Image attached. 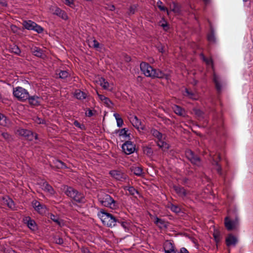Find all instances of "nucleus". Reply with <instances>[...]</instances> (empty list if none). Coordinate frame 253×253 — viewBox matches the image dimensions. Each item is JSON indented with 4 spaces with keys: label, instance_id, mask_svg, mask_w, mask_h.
<instances>
[{
    "label": "nucleus",
    "instance_id": "obj_1",
    "mask_svg": "<svg viewBox=\"0 0 253 253\" xmlns=\"http://www.w3.org/2000/svg\"><path fill=\"white\" fill-rule=\"evenodd\" d=\"M100 213L102 214L100 219L104 225L108 227H112L116 225V222H119L118 218L113 214L107 212L105 210L102 209Z\"/></svg>",
    "mask_w": 253,
    "mask_h": 253
},
{
    "label": "nucleus",
    "instance_id": "obj_2",
    "mask_svg": "<svg viewBox=\"0 0 253 253\" xmlns=\"http://www.w3.org/2000/svg\"><path fill=\"white\" fill-rule=\"evenodd\" d=\"M98 200L103 206L106 207L115 209L118 206L117 201L107 194L100 195L98 197Z\"/></svg>",
    "mask_w": 253,
    "mask_h": 253
},
{
    "label": "nucleus",
    "instance_id": "obj_3",
    "mask_svg": "<svg viewBox=\"0 0 253 253\" xmlns=\"http://www.w3.org/2000/svg\"><path fill=\"white\" fill-rule=\"evenodd\" d=\"M14 96L20 101H25L29 97L28 92L22 87H17L13 88Z\"/></svg>",
    "mask_w": 253,
    "mask_h": 253
},
{
    "label": "nucleus",
    "instance_id": "obj_4",
    "mask_svg": "<svg viewBox=\"0 0 253 253\" xmlns=\"http://www.w3.org/2000/svg\"><path fill=\"white\" fill-rule=\"evenodd\" d=\"M17 133L29 141H32L34 138L38 139V134L28 129L20 128L17 130Z\"/></svg>",
    "mask_w": 253,
    "mask_h": 253
},
{
    "label": "nucleus",
    "instance_id": "obj_5",
    "mask_svg": "<svg viewBox=\"0 0 253 253\" xmlns=\"http://www.w3.org/2000/svg\"><path fill=\"white\" fill-rule=\"evenodd\" d=\"M186 157L191 162L193 165L199 166L201 164V158L191 150L188 149L185 151Z\"/></svg>",
    "mask_w": 253,
    "mask_h": 253
},
{
    "label": "nucleus",
    "instance_id": "obj_6",
    "mask_svg": "<svg viewBox=\"0 0 253 253\" xmlns=\"http://www.w3.org/2000/svg\"><path fill=\"white\" fill-rule=\"evenodd\" d=\"M122 149L126 155L133 153L135 150V146L130 140L126 141L122 145Z\"/></svg>",
    "mask_w": 253,
    "mask_h": 253
},
{
    "label": "nucleus",
    "instance_id": "obj_7",
    "mask_svg": "<svg viewBox=\"0 0 253 253\" xmlns=\"http://www.w3.org/2000/svg\"><path fill=\"white\" fill-rule=\"evenodd\" d=\"M109 173L117 180L123 181L127 178V175L120 170H112L110 171Z\"/></svg>",
    "mask_w": 253,
    "mask_h": 253
},
{
    "label": "nucleus",
    "instance_id": "obj_8",
    "mask_svg": "<svg viewBox=\"0 0 253 253\" xmlns=\"http://www.w3.org/2000/svg\"><path fill=\"white\" fill-rule=\"evenodd\" d=\"M140 69L146 77H151L153 67L148 63L142 62L140 65Z\"/></svg>",
    "mask_w": 253,
    "mask_h": 253
},
{
    "label": "nucleus",
    "instance_id": "obj_9",
    "mask_svg": "<svg viewBox=\"0 0 253 253\" xmlns=\"http://www.w3.org/2000/svg\"><path fill=\"white\" fill-rule=\"evenodd\" d=\"M150 77L153 79L157 78L160 79L165 78L166 79H168L169 76L167 74H165L163 71H162L160 69H155L153 67L152 74Z\"/></svg>",
    "mask_w": 253,
    "mask_h": 253
},
{
    "label": "nucleus",
    "instance_id": "obj_10",
    "mask_svg": "<svg viewBox=\"0 0 253 253\" xmlns=\"http://www.w3.org/2000/svg\"><path fill=\"white\" fill-rule=\"evenodd\" d=\"M237 242V238L231 233L229 234L225 239V244L228 247L235 246Z\"/></svg>",
    "mask_w": 253,
    "mask_h": 253
},
{
    "label": "nucleus",
    "instance_id": "obj_11",
    "mask_svg": "<svg viewBox=\"0 0 253 253\" xmlns=\"http://www.w3.org/2000/svg\"><path fill=\"white\" fill-rule=\"evenodd\" d=\"M30 50L31 52L33 55L38 57L44 59V57L46 56L43 52V50L39 47H32L31 48Z\"/></svg>",
    "mask_w": 253,
    "mask_h": 253
},
{
    "label": "nucleus",
    "instance_id": "obj_12",
    "mask_svg": "<svg viewBox=\"0 0 253 253\" xmlns=\"http://www.w3.org/2000/svg\"><path fill=\"white\" fill-rule=\"evenodd\" d=\"M28 99L29 103L31 106H38L41 105V98L36 96H30L27 99Z\"/></svg>",
    "mask_w": 253,
    "mask_h": 253
},
{
    "label": "nucleus",
    "instance_id": "obj_13",
    "mask_svg": "<svg viewBox=\"0 0 253 253\" xmlns=\"http://www.w3.org/2000/svg\"><path fill=\"white\" fill-rule=\"evenodd\" d=\"M173 188L175 192L180 197H184L187 195L186 190L180 185H174Z\"/></svg>",
    "mask_w": 253,
    "mask_h": 253
},
{
    "label": "nucleus",
    "instance_id": "obj_14",
    "mask_svg": "<svg viewBox=\"0 0 253 253\" xmlns=\"http://www.w3.org/2000/svg\"><path fill=\"white\" fill-rule=\"evenodd\" d=\"M224 224H225V227L228 231H231V230H233L235 227L234 222L233 221L229 220V219L228 217H226L225 218Z\"/></svg>",
    "mask_w": 253,
    "mask_h": 253
},
{
    "label": "nucleus",
    "instance_id": "obj_15",
    "mask_svg": "<svg viewBox=\"0 0 253 253\" xmlns=\"http://www.w3.org/2000/svg\"><path fill=\"white\" fill-rule=\"evenodd\" d=\"M65 193L68 197L73 199V198H75V195L77 194V190L71 187L67 186Z\"/></svg>",
    "mask_w": 253,
    "mask_h": 253
},
{
    "label": "nucleus",
    "instance_id": "obj_16",
    "mask_svg": "<svg viewBox=\"0 0 253 253\" xmlns=\"http://www.w3.org/2000/svg\"><path fill=\"white\" fill-rule=\"evenodd\" d=\"M185 96H188L189 98L193 100H198L199 96L197 94L194 93L193 91L189 90L188 88H186L185 89Z\"/></svg>",
    "mask_w": 253,
    "mask_h": 253
},
{
    "label": "nucleus",
    "instance_id": "obj_17",
    "mask_svg": "<svg viewBox=\"0 0 253 253\" xmlns=\"http://www.w3.org/2000/svg\"><path fill=\"white\" fill-rule=\"evenodd\" d=\"M171 10L174 13H179L181 11V5L178 2L175 1H172L171 4H170Z\"/></svg>",
    "mask_w": 253,
    "mask_h": 253
},
{
    "label": "nucleus",
    "instance_id": "obj_18",
    "mask_svg": "<svg viewBox=\"0 0 253 253\" xmlns=\"http://www.w3.org/2000/svg\"><path fill=\"white\" fill-rule=\"evenodd\" d=\"M54 14H55L63 19H67L68 16L65 11L62 10L60 8L56 7L55 11L53 12Z\"/></svg>",
    "mask_w": 253,
    "mask_h": 253
},
{
    "label": "nucleus",
    "instance_id": "obj_19",
    "mask_svg": "<svg viewBox=\"0 0 253 253\" xmlns=\"http://www.w3.org/2000/svg\"><path fill=\"white\" fill-rule=\"evenodd\" d=\"M130 169L131 171L137 176H141L143 174V169L141 167H132Z\"/></svg>",
    "mask_w": 253,
    "mask_h": 253
},
{
    "label": "nucleus",
    "instance_id": "obj_20",
    "mask_svg": "<svg viewBox=\"0 0 253 253\" xmlns=\"http://www.w3.org/2000/svg\"><path fill=\"white\" fill-rule=\"evenodd\" d=\"M96 93L99 98V99L102 101H103V102L106 105L107 107H110V104H113V103L111 101V100L107 97L104 96L103 95H101L99 94L97 91H96Z\"/></svg>",
    "mask_w": 253,
    "mask_h": 253
},
{
    "label": "nucleus",
    "instance_id": "obj_21",
    "mask_svg": "<svg viewBox=\"0 0 253 253\" xmlns=\"http://www.w3.org/2000/svg\"><path fill=\"white\" fill-rule=\"evenodd\" d=\"M23 25L25 29L29 30H33L35 22H33L31 20L24 21Z\"/></svg>",
    "mask_w": 253,
    "mask_h": 253
},
{
    "label": "nucleus",
    "instance_id": "obj_22",
    "mask_svg": "<svg viewBox=\"0 0 253 253\" xmlns=\"http://www.w3.org/2000/svg\"><path fill=\"white\" fill-rule=\"evenodd\" d=\"M173 109L176 114L180 116H184L185 114V110L179 106L175 105Z\"/></svg>",
    "mask_w": 253,
    "mask_h": 253
},
{
    "label": "nucleus",
    "instance_id": "obj_23",
    "mask_svg": "<svg viewBox=\"0 0 253 253\" xmlns=\"http://www.w3.org/2000/svg\"><path fill=\"white\" fill-rule=\"evenodd\" d=\"M154 223L157 224L160 228H162L163 227H167V226L165 224V221L158 217H156Z\"/></svg>",
    "mask_w": 253,
    "mask_h": 253
},
{
    "label": "nucleus",
    "instance_id": "obj_24",
    "mask_svg": "<svg viewBox=\"0 0 253 253\" xmlns=\"http://www.w3.org/2000/svg\"><path fill=\"white\" fill-rule=\"evenodd\" d=\"M212 235L213 236L214 239L216 243H218L220 242L221 241V235L220 231L217 230H214V232L212 234Z\"/></svg>",
    "mask_w": 253,
    "mask_h": 253
},
{
    "label": "nucleus",
    "instance_id": "obj_25",
    "mask_svg": "<svg viewBox=\"0 0 253 253\" xmlns=\"http://www.w3.org/2000/svg\"><path fill=\"white\" fill-rule=\"evenodd\" d=\"M84 197L83 196V194H82L81 193H79L77 191V194L75 195V198H73V200L78 203H83L84 200Z\"/></svg>",
    "mask_w": 253,
    "mask_h": 253
},
{
    "label": "nucleus",
    "instance_id": "obj_26",
    "mask_svg": "<svg viewBox=\"0 0 253 253\" xmlns=\"http://www.w3.org/2000/svg\"><path fill=\"white\" fill-rule=\"evenodd\" d=\"M131 123L133 126L138 129L140 128L142 130H144L145 128L144 126H141V122L139 120L137 121H134V120H132Z\"/></svg>",
    "mask_w": 253,
    "mask_h": 253
},
{
    "label": "nucleus",
    "instance_id": "obj_27",
    "mask_svg": "<svg viewBox=\"0 0 253 253\" xmlns=\"http://www.w3.org/2000/svg\"><path fill=\"white\" fill-rule=\"evenodd\" d=\"M167 242L168 243L167 245L166 246H168L169 250H166L165 249V253H176V252L175 251L174 249V246L169 241H167Z\"/></svg>",
    "mask_w": 253,
    "mask_h": 253
},
{
    "label": "nucleus",
    "instance_id": "obj_28",
    "mask_svg": "<svg viewBox=\"0 0 253 253\" xmlns=\"http://www.w3.org/2000/svg\"><path fill=\"white\" fill-rule=\"evenodd\" d=\"M207 40L210 42H214L215 41L214 36V30L211 27L210 28V32L207 35Z\"/></svg>",
    "mask_w": 253,
    "mask_h": 253
},
{
    "label": "nucleus",
    "instance_id": "obj_29",
    "mask_svg": "<svg viewBox=\"0 0 253 253\" xmlns=\"http://www.w3.org/2000/svg\"><path fill=\"white\" fill-rule=\"evenodd\" d=\"M75 95L77 99L80 100L85 99L86 97V94L80 90H76Z\"/></svg>",
    "mask_w": 253,
    "mask_h": 253
},
{
    "label": "nucleus",
    "instance_id": "obj_30",
    "mask_svg": "<svg viewBox=\"0 0 253 253\" xmlns=\"http://www.w3.org/2000/svg\"><path fill=\"white\" fill-rule=\"evenodd\" d=\"M151 133L153 135V136L157 138L159 140L162 139V134L157 129L154 128L152 129L151 130Z\"/></svg>",
    "mask_w": 253,
    "mask_h": 253
},
{
    "label": "nucleus",
    "instance_id": "obj_31",
    "mask_svg": "<svg viewBox=\"0 0 253 253\" xmlns=\"http://www.w3.org/2000/svg\"><path fill=\"white\" fill-rule=\"evenodd\" d=\"M192 110L197 117H198L199 118H204V113L203 111H202L200 109L194 108Z\"/></svg>",
    "mask_w": 253,
    "mask_h": 253
},
{
    "label": "nucleus",
    "instance_id": "obj_32",
    "mask_svg": "<svg viewBox=\"0 0 253 253\" xmlns=\"http://www.w3.org/2000/svg\"><path fill=\"white\" fill-rule=\"evenodd\" d=\"M114 116L116 119L118 126L120 127H121L124 124V121L123 119L120 117V115L118 113H115L114 114Z\"/></svg>",
    "mask_w": 253,
    "mask_h": 253
},
{
    "label": "nucleus",
    "instance_id": "obj_33",
    "mask_svg": "<svg viewBox=\"0 0 253 253\" xmlns=\"http://www.w3.org/2000/svg\"><path fill=\"white\" fill-rule=\"evenodd\" d=\"M124 189L125 190H128L131 195L134 196L135 193L139 194L138 190L135 189L133 186H126Z\"/></svg>",
    "mask_w": 253,
    "mask_h": 253
},
{
    "label": "nucleus",
    "instance_id": "obj_34",
    "mask_svg": "<svg viewBox=\"0 0 253 253\" xmlns=\"http://www.w3.org/2000/svg\"><path fill=\"white\" fill-rule=\"evenodd\" d=\"M157 6L161 11H167V14H169V12L168 10V8L166 7L163 5V2L161 0H159L157 1Z\"/></svg>",
    "mask_w": 253,
    "mask_h": 253
},
{
    "label": "nucleus",
    "instance_id": "obj_35",
    "mask_svg": "<svg viewBox=\"0 0 253 253\" xmlns=\"http://www.w3.org/2000/svg\"><path fill=\"white\" fill-rule=\"evenodd\" d=\"M42 186L44 190L47 191V192L53 193L54 192V189L52 187L49 185L47 182H45L43 183Z\"/></svg>",
    "mask_w": 253,
    "mask_h": 253
},
{
    "label": "nucleus",
    "instance_id": "obj_36",
    "mask_svg": "<svg viewBox=\"0 0 253 253\" xmlns=\"http://www.w3.org/2000/svg\"><path fill=\"white\" fill-rule=\"evenodd\" d=\"M213 82L215 85V88L217 89V90L218 91H220V90L221 89V85L219 83V82H218V81L217 80V78L215 74L213 75Z\"/></svg>",
    "mask_w": 253,
    "mask_h": 253
},
{
    "label": "nucleus",
    "instance_id": "obj_37",
    "mask_svg": "<svg viewBox=\"0 0 253 253\" xmlns=\"http://www.w3.org/2000/svg\"><path fill=\"white\" fill-rule=\"evenodd\" d=\"M143 151L145 154L147 155L149 157L151 156L153 154V151L152 149L147 146L143 147Z\"/></svg>",
    "mask_w": 253,
    "mask_h": 253
},
{
    "label": "nucleus",
    "instance_id": "obj_38",
    "mask_svg": "<svg viewBox=\"0 0 253 253\" xmlns=\"http://www.w3.org/2000/svg\"><path fill=\"white\" fill-rule=\"evenodd\" d=\"M158 146H159L160 148H164L166 150L169 149V144L165 141H161V140L158 142Z\"/></svg>",
    "mask_w": 253,
    "mask_h": 253
},
{
    "label": "nucleus",
    "instance_id": "obj_39",
    "mask_svg": "<svg viewBox=\"0 0 253 253\" xmlns=\"http://www.w3.org/2000/svg\"><path fill=\"white\" fill-rule=\"evenodd\" d=\"M56 74L59 75V78L62 79L67 78L69 75V73L66 71H60L58 74L56 73Z\"/></svg>",
    "mask_w": 253,
    "mask_h": 253
},
{
    "label": "nucleus",
    "instance_id": "obj_40",
    "mask_svg": "<svg viewBox=\"0 0 253 253\" xmlns=\"http://www.w3.org/2000/svg\"><path fill=\"white\" fill-rule=\"evenodd\" d=\"M50 219L55 222L57 225H60V221L59 220V218L57 215H54L52 213L50 214Z\"/></svg>",
    "mask_w": 253,
    "mask_h": 253
},
{
    "label": "nucleus",
    "instance_id": "obj_41",
    "mask_svg": "<svg viewBox=\"0 0 253 253\" xmlns=\"http://www.w3.org/2000/svg\"><path fill=\"white\" fill-rule=\"evenodd\" d=\"M53 239V242L57 244L62 245L63 243V239L58 236H54Z\"/></svg>",
    "mask_w": 253,
    "mask_h": 253
},
{
    "label": "nucleus",
    "instance_id": "obj_42",
    "mask_svg": "<svg viewBox=\"0 0 253 253\" xmlns=\"http://www.w3.org/2000/svg\"><path fill=\"white\" fill-rule=\"evenodd\" d=\"M100 81V85L102 86L104 89H107L109 85V84L107 82L105 81V79L103 78H101Z\"/></svg>",
    "mask_w": 253,
    "mask_h": 253
},
{
    "label": "nucleus",
    "instance_id": "obj_43",
    "mask_svg": "<svg viewBox=\"0 0 253 253\" xmlns=\"http://www.w3.org/2000/svg\"><path fill=\"white\" fill-rule=\"evenodd\" d=\"M10 50L11 52H13L16 54L19 55L21 50L17 45H14L13 47H11Z\"/></svg>",
    "mask_w": 253,
    "mask_h": 253
},
{
    "label": "nucleus",
    "instance_id": "obj_44",
    "mask_svg": "<svg viewBox=\"0 0 253 253\" xmlns=\"http://www.w3.org/2000/svg\"><path fill=\"white\" fill-rule=\"evenodd\" d=\"M5 202H6V204L9 208L13 209L14 208V202L11 199L8 198Z\"/></svg>",
    "mask_w": 253,
    "mask_h": 253
},
{
    "label": "nucleus",
    "instance_id": "obj_45",
    "mask_svg": "<svg viewBox=\"0 0 253 253\" xmlns=\"http://www.w3.org/2000/svg\"><path fill=\"white\" fill-rule=\"evenodd\" d=\"M33 30L36 31L38 33H41L43 32V29L35 23Z\"/></svg>",
    "mask_w": 253,
    "mask_h": 253
},
{
    "label": "nucleus",
    "instance_id": "obj_46",
    "mask_svg": "<svg viewBox=\"0 0 253 253\" xmlns=\"http://www.w3.org/2000/svg\"><path fill=\"white\" fill-rule=\"evenodd\" d=\"M27 225L30 228L32 229V228L35 227L36 225V222L34 220H32L31 218L29 217V220L28 221Z\"/></svg>",
    "mask_w": 253,
    "mask_h": 253
},
{
    "label": "nucleus",
    "instance_id": "obj_47",
    "mask_svg": "<svg viewBox=\"0 0 253 253\" xmlns=\"http://www.w3.org/2000/svg\"><path fill=\"white\" fill-rule=\"evenodd\" d=\"M170 209L172 211L176 213H178L180 211V209L179 208L178 206L173 204L171 205Z\"/></svg>",
    "mask_w": 253,
    "mask_h": 253
},
{
    "label": "nucleus",
    "instance_id": "obj_48",
    "mask_svg": "<svg viewBox=\"0 0 253 253\" xmlns=\"http://www.w3.org/2000/svg\"><path fill=\"white\" fill-rule=\"evenodd\" d=\"M36 123L38 124H46V121L44 119L37 117L35 120Z\"/></svg>",
    "mask_w": 253,
    "mask_h": 253
},
{
    "label": "nucleus",
    "instance_id": "obj_49",
    "mask_svg": "<svg viewBox=\"0 0 253 253\" xmlns=\"http://www.w3.org/2000/svg\"><path fill=\"white\" fill-rule=\"evenodd\" d=\"M32 205L35 209L36 208V207H37L38 206L41 207V209H43V206L41 205V203L37 200L33 201L32 202Z\"/></svg>",
    "mask_w": 253,
    "mask_h": 253
},
{
    "label": "nucleus",
    "instance_id": "obj_50",
    "mask_svg": "<svg viewBox=\"0 0 253 253\" xmlns=\"http://www.w3.org/2000/svg\"><path fill=\"white\" fill-rule=\"evenodd\" d=\"M127 131V130H126V128H124L120 130H117L116 131V132H120L119 136H125V135H126Z\"/></svg>",
    "mask_w": 253,
    "mask_h": 253
},
{
    "label": "nucleus",
    "instance_id": "obj_51",
    "mask_svg": "<svg viewBox=\"0 0 253 253\" xmlns=\"http://www.w3.org/2000/svg\"><path fill=\"white\" fill-rule=\"evenodd\" d=\"M216 170L217 172L220 175H222V168L221 166L218 163V162H216Z\"/></svg>",
    "mask_w": 253,
    "mask_h": 253
},
{
    "label": "nucleus",
    "instance_id": "obj_52",
    "mask_svg": "<svg viewBox=\"0 0 253 253\" xmlns=\"http://www.w3.org/2000/svg\"><path fill=\"white\" fill-rule=\"evenodd\" d=\"M5 121V117L2 114H0V125L5 126L6 124Z\"/></svg>",
    "mask_w": 253,
    "mask_h": 253
},
{
    "label": "nucleus",
    "instance_id": "obj_53",
    "mask_svg": "<svg viewBox=\"0 0 253 253\" xmlns=\"http://www.w3.org/2000/svg\"><path fill=\"white\" fill-rule=\"evenodd\" d=\"M136 9V6L135 5H133L130 6L129 8V13L131 14H133L135 12V10Z\"/></svg>",
    "mask_w": 253,
    "mask_h": 253
},
{
    "label": "nucleus",
    "instance_id": "obj_54",
    "mask_svg": "<svg viewBox=\"0 0 253 253\" xmlns=\"http://www.w3.org/2000/svg\"><path fill=\"white\" fill-rule=\"evenodd\" d=\"M62 1L67 5L72 7V5H74L73 0H62Z\"/></svg>",
    "mask_w": 253,
    "mask_h": 253
},
{
    "label": "nucleus",
    "instance_id": "obj_55",
    "mask_svg": "<svg viewBox=\"0 0 253 253\" xmlns=\"http://www.w3.org/2000/svg\"><path fill=\"white\" fill-rule=\"evenodd\" d=\"M119 223H120L121 224V225L125 228V229H128L129 223L126 221H122L120 222Z\"/></svg>",
    "mask_w": 253,
    "mask_h": 253
},
{
    "label": "nucleus",
    "instance_id": "obj_56",
    "mask_svg": "<svg viewBox=\"0 0 253 253\" xmlns=\"http://www.w3.org/2000/svg\"><path fill=\"white\" fill-rule=\"evenodd\" d=\"M93 42V44L92 46L94 48H97L99 47L100 44L96 40H94Z\"/></svg>",
    "mask_w": 253,
    "mask_h": 253
},
{
    "label": "nucleus",
    "instance_id": "obj_57",
    "mask_svg": "<svg viewBox=\"0 0 253 253\" xmlns=\"http://www.w3.org/2000/svg\"><path fill=\"white\" fill-rule=\"evenodd\" d=\"M161 26L163 28V29L165 31H167L168 29L169 28V24L166 22V23H163L161 25Z\"/></svg>",
    "mask_w": 253,
    "mask_h": 253
},
{
    "label": "nucleus",
    "instance_id": "obj_58",
    "mask_svg": "<svg viewBox=\"0 0 253 253\" xmlns=\"http://www.w3.org/2000/svg\"><path fill=\"white\" fill-rule=\"evenodd\" d=\"M0 5L2 6L6 7L7 6V3L5 0H0Z\"/></svg>",
    "mask_w": 253,
    "mask_h": 253
},
{
    "label": "nucleus",
    "instance_id": "obj_59",
    "mask_svg": "<svg viewBox=\"0 0 253 253\" xmlns=\"http://www.w3.org/2000/svg\"><path fill=\"white\" fill-rule=\"evenodd\" d=\"M85 115L86 116L88 117H90L91 116H92L93 115V113L92 112V111L90 109H88V113H85Z\"/></svg>",
    "mask_w": 253,
    "mask_h": 253
},
{
    "label": "nucleus",
    "instance_id": "obj_60",
    "mask_svg": "<svg viewBox=\"0 0 253 253\" xmlns=\"http://www.w3.org/2000/svg\"><path fill=\"white\" fill-rule=\"evenodd\" d=\"M179 253H189V251L185 248H182Z\"/></svg>",
    "mask_w": 253,
    "mask_h": 253
},
{
    "label": "nucleus",
    "instance_id": "obj_61",
    "mask_svg": "<svg viewBox=\"0 0 253 253\" xmlns=\"http://www.w3.org/2000/svg\"><path fill=\"white\" fill-rule=\"evenodd\" d=\"M158 49L160 52L163 53L164 52V46L161 44L160 46H158Z\"/></svg>",
    "mask_w": 253,
    "mask_h": 253
},
{
    "label": "nucleus",
    "instance_id": "obj_62",
    "mask_svg": "<svg viewBox=\"0 0 253 253\" xmlns=\"http://www.w3.org/2000/svg\"><path fill=\"white\" fill-rule=\"evenodd\" d=\"M189 181V179L188 178L185 177L182 180V183L184 185H186L188 181Z\"/></svg>",
    "mask_w": 253,
    "mask_h": 253
},
{
    "label": "nucleus",
    "instance_id": "obj_63",
    "mask_svg": "<svg viewBox=\"0 0 253 253\" xmlns=\"http://www.w3.org/2000/svg\"><path fill=\"white\" fill-rule=\"evenodd\" d=\"M74 125L77 127H80L81 124L78 121H75L74 122Z\"/></svg>",
    "mask_w": 253,
    "mask_h": 253
},
{
    "label": "nucleus",
    "instance_id": "obj_64",
    "mask_svg": "<svg viewBox=\"0 0 253 253\" xmlns=\"http://www.w3.org/2000/svg\"><path fill=\"white\" fill-rule=\"evenodd\" d=\"M6 253H17L15 251L10 249H8L7 250Z\"/></svg>",
    "mask_w": 253,
    "mask_h": 253
}]
</instances>
